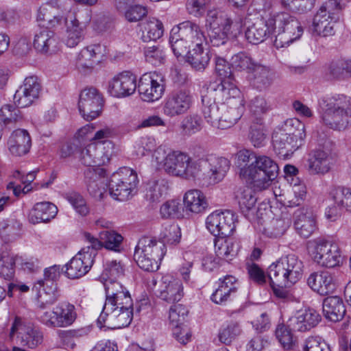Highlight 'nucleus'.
<instances>
[{
  "label": "nucleus",
  "mask_w": 351,
  "mask_h": 351,
  "mask_svg": "<svg viewBox=\"0 0 351 351\" xmlns=\"http://www.w3.org/2000/svg\"><path fill=\"white\" fill-rule=\"evenodd\" d=\"M237 157L240 178L258 190L266 189L277 177L278 166L267 156H257L252 151L242 149Z\"/></svg>",
  "instance_id": "1"
},
{
  "label": "nucleus",
  "mask_w": 351,
  "mask_h": 351,
  "mask_svg": "<svg viewBox=\"0 0 351 351\" xmlns=\"http://www.w3.org/2000/svg\"><path fill=\"white\" fill-rule=\"evenodd\" d=\"M210 93L215 91V98L221 103L222 112L221 129L234 125L245 111L244 97L235 84L210 83Z\"/></svg>",
  "instance_id": "2"
},
{
  "label": "nucleus",
  "mask_w": 351,
  "mask_h": 351,
  "mask_svg": "<svg viewBox=\"0 0 351 351\" xmlns=\"http://www.w3.org/2000/svg\"><path fill=\"white\" fill-rule=\"evenodd\" d=\"M305 126L298 119H287L272 134L274 150L281 159L290 157L304 143Z\"/></svg>",
  "instance_id": "3"
},
{
  "label": "nucleus",
  "mask_w": 351,
  "mask_h": 351,
  "mask_svg": "<svg viewBox=\"0 0 351 351\" xmlns=\"http://www.w3.org/2000/svg\"><path fill=\"white\" fill-rule=\"evenodd\" d=\"M265 22L270 35L275 37L274 45L277 48L289 46L303 34L300 22L295 16L286 12L270 14Z\"/></svg>",
  "instance_id": "4"
},
{
  "label": "nucleus",
  "mask_w": 351,
  "mask_h": 351,
  "mask_svg": "<svg viewBox=\"0 0 351 351\" xmlns=\"http://www.w3.org/2000/svg\"><path fill=\"white\" fill-rule=\"evenodd\" d=\"M206 26L211 45L219 47L224 45L229 37L236 38L241 33V23L233 21L222 12L210 10L207 14Z\"/></svg>",
  "instance_id": "5"
},
{
  "label": "nucleus",
  "mask_w": 351,
  "mask_h": 351,
  "mask_svg": "<svg viewBox=\"0 0 351 351\" xmlns=\"http://www.w3.org/2000/svg\"><path fill=\"white\" fill-rule=\"evenodd\" d=\"M303 263L295 254H289L273 263L267 276L272 285L289 286L297 282L302 276Z\"/></svg>",
  "instance_id": "6"
},
{
  "label": "nucleus",
  "mask_w": 351,
  "mask_h": 351,
  "mask_svg": "<svg viewBox=\"0 0 351 351\" xmlns=\"http://www.w3.org/2000/svg\"><path fill=\"white\" fill-rule=\"evenodd\" d=\"M323 110L324 124L335 130H344L351 125V97L339 95L331 98Z\"/></svg>",
  "instance_id": "7"
},
{
  "label": "nucleus",
  "mask_w": 351,
  "mask_h": 351,
  "mask_svg": "<svg viewBox=\"0 0 351 351\" xmlns=\"http://www.w3.org/2000/svg\"><path fill=\"white\" fill-rule=\"evenodd\" d=\"M167 252L164 244L149 237H143L135 248L134 259L140 268L147 271H155Z\"/></svg>",
  "instance_id": "8"
},
{
  "label": "nucleus",
  "mask_w": 351,
  "mask_h": 351,
  "mask_svg": "<svg viewBox=\"0 0 351 351\" xmlns=\"http://www.w3.org/2000/svg\"><path fill=\"white\" fill-rule=\"evenodd\" d=\"M138 183L136 172L130 168H121L112 173L108 187L111 196L119 201H126L132 196Z\"/></svg>",
  "instance_id": "9"
},
{
  "label": "nucleus",
  "mask_w": 351,
  "mask_h": 351,
  "mask_svg": "<svg viewBox=\"0 0 351 351\" xmlns=\"http://www.w3.org/2000/svg\"><path fill=\"white\" fill-rule=\"evenodd\" d=\"M310 254L315 263L324 267L333 268L341 262V252L338 244L324 239L314 240Z\"/></svg>",
  "instance_id": "10"
},
{
  "label": "nucleus",
  "mask_w": 351,
  "mask_h": 351,
  "mask_svg": "<svg viewBox=\"0 0 351 351\" xmlns=\"http://www.w3.org/2000/svg\"><path fill=\"white\" fill-rule=\"evenodd\" d=\"M193 100V96L189 89L174 90L165 99L163 113L170 118L182 116L191 108Z\"/></svg>",
  "instance_id": "11"
},
{
  "label": "nucleus",
  "mask_w": 351,
  "mask_h": 351,
  "mask_svg": "<svg viewBox=\"0 0 351 351\" xmlns=\"http://www.w3.org/2000/svg\"><path fill=\"white\" fill-rule=\"evenodd\" d=\"M165 86V79L162 73L151 72L141 77L138 90L143 101L153 102L162 97Z\"/></svg>",
  "instance_id": "12"
},
{
  "label": "nucleus",
  "mask_w": 351,
  "mask_h": 351,
  "mask_svg": "<svg viewBox=\"0 0 351 351\" xmlns=\"http://www.w3.org/2000/svg\"><path fill=\"white\" fill-rule=\"evenodd\" d=\"M154 157L158 165H161L167 173L179 177L184 173L185 164L189 160V156L186 153L171 151L167 154L162 147L155 150Z\"/></svg>",
  "instance_id": "13"
},
{
  "label": "nucleus",
  "mask_w": 351,
  "mask_h": 351,
  "mask_svg": "<svg viewBox=\"0 0 351 351\" xmlns=\"http://www.w3.org/2000/svg\"><path fill=\"white\" fill-rule=\"evenodd\" d=\"M133 315V307L112 309L111 306H104L97 319V324L100 328L104 326L112 328H124L130 324Z\"/></svg>",
  "instance_id": "14"
},
{
  "label": "nucleus",
  "mask_w": 351,
  "mask_h": 351,
  "mask_svg": "<svg viewBox=\"0 0 351 351\" xmlns=\"http://www.w3.org/2000/svg\"><path fill=\"white\" fill-rule=\"evenodd\" d=\"M103 98L95 88L84 89L80 95L78 108L80 114L86 121H92L101 113Z\"/></svg>",
  "instance_id": "15"
},
{
  "label": "nucleus",
  "mask_w": 351,
  "mask_h": 351,
  "mask_svg": "<svg viewBox=\"0 0 351 351\" xmlns=\"http://www.w3.org/2000/svg\"><path fill=\"white\" fill-rule=\"evenodd\" d=\"M17 333L18 343L21 346L34 348L43 341L42 332L32 324H24L21 319L16 317L10 329V337Z\"/></svg>",
  "instance_id": "16"
},
{
  "label": "nucleus",
  "mask_w": 351,
  "mask_h": 351,
  "mask_svg": "<svg viewBox=\"0 0 351 351\" xmlns=\"http://www.w3.org/2000/svg\"><path fill=\"white\" fill-rule=\"evenodd\" d=\"M234 217V214L230 211L214 212L206 218V228L216 238L228 237L235 230Z\"/></svg>",
  "instance_id": "17"
},
{
  "label": "nucleus",
  "mask_w": 351,
  "mask_h": 351,
  "mask_svg": "<svg viewBox=\"0 0 351 351\" xmlns=\"http://www.w3.org/2000/svg\"><path fill=\"white\" fill-rule=\"evenodd\" d=\"M41 90V83L37 76L27 77L14 95V104L19 108L28 107L38 99Z\"/></svg>",
  "instance_id": "18"
},
{
  "label": "nucleus",
  "mask_w": 351,
  "mask_h": 351,
  "mask_svg": "<svg viewBox=\"0 0 351 351\" xmlns=\"http://www.w3.org/2000/svg\"><path fill=\"white\" fill-rule=\"evenodd\" d=\"M154 285L157 296L167 303L178 302L184 295L182 283L172 276L165 275Z\"/></svg>",
  "instance_id": "19"
},
{
  "label": "nucleus",
  "mask_w": 351,
  "mask_h": 351,
  "mask_svg": "<svg viewBox=\"0 0 351 351\" xmlns=\"http://www.w3.org/2000/svg\"><path fill=\"white\" fill-rule=\"evenodd\" d=\"M136 77L129 71L121 72L109 82L108 91L114 97H125L132 95L136 90Z\"/></svg>",
  "instance_id": "20"
},
{
  "label": "nucleus",
  "mask_w": 351,
  "mask_h": 351,
  "mask_svg": "<svg viewBox=\"0 0 351 351\" xmlns=\"http://www.w3.org/2000/svg\"><path fill=\"white\" fill-rule=\"evenodd\" d=\"M94 258V252L86 251L84 248L66 265L65 274L66 276L71 279H77L84 276L91 268Z\"/></svg>",
  "instance_id": "21"
},
{
  "label": "nucleus",
  "mask_w": 351,
  "mask_h": 351,
  "mask_svg": "<svg viewBox=\"0 0 351 351\" xmlns=\"http://www.w3.org/2000/svg\"><path fill=\"white\" fill-rule=\"evenodd\" d=\"M332 165V158L330 154L318 149L309 153L306 167L310 175L323 176L330 171Z\"/></svg>",
  "instance_id": "22"
},
{
  "label": "nucleus",
  "mask_w": 351,
  "mask_h": 351,
  "mask_svg": "<svg viewBox=\"0 0 351 351\" xmlns=\"http://www.w3.org/2000/svg\"><path fill=\"white\" fill-rule=\"evenodd\" d=\"M106 171L99 167H88L84 171V182L90 195L101 197L106 186Z\"/></svg>",
  "instance_id": "23"
},
{
  "label": "nucleus",
  "mask_w": 351,
  "mask_h": 351,
  "mask_svg": "<svg viewBox=\"0 0 351 351\" xmlns=\"http://www.w3.org/2000/svg\"><path fill=\"white\" fill-rule=\"evenodd\" d=\"M210 84L206 89V93L202 95L203 104L202 112L205 119L213 126L221 129L220 123H222V112L221 104L219 106L215 98V91L210 93Z\"/></svg>",
  "instance_id": "24"
},
{
  "label": "nucleus",
  "mask_w": 351,
  "mask_h": 351,
  "mask_svg": "<svg viewBox=\"0 0 351 351\" xmlns=\"http://www.w3.org/2000/svg\"><path fill=\"white\" fill-rule=\"evenodd\" d=\"M104 47L101 45H92L81 50L77 56L76 66L83 73L90 71L98 64L103 56Z\"/></svg>",
  "instance_id": "25"
},
{
  "label": "nucleus",
  "mask_w": 351,
  "mask_h": 351,
  "mask_svg": "<svg viewBox=\"0 0 351 351\" xmlns=\"http://www.w3.org/2000/svg\"><path fill=\"white\" fill-rule=\"evenodd\" d=\"M172 29L192 46L206 45V39L200 27L190 21L180 23Z\"/></svg>",
  "instance_id": "26"
},
{
  "label": "nucleus",
  "mask_w": 351,
  "mask_h": 351,
  "mask_svg": "<svg viewBox=\"0 0 351 351\" xmlns=\"http://www.w3.org/2000/svg\"><path fill=\"white\" fill-rule=\"evenodd\" d=\"M294 227L303 238H308L317 229L315 215L311 209L302 208L294 213Z\"/></svg>",
  "instance_id": "27"
},
{
  "label": "nucleus",
  "mask_w": 351,
  "mask_h": 351,
  "mask_svg": "<svg viewBox=\"0 0 351 351\" xmlns=\"http://www.w3.org/2000/svg\"><path fill=\"white\" fill-rule=\"evenodd\" d=\"M320 314L314 308H305L298 312L290 320V326L293 330L300 332L308 331L321 322Z\"/></svg>",
  "instance_id": "28"
},
{
  "label": "nucleus",
  "mask_w": 351,
  "mask_h": 351,
  "mask_svg": "<svg viewBox=\"0 0 351 351\" xmlns=\"http://www.w3.org/2000/svg\"><path fill=\"white\" fill-rule=\"evenodd\" d=\"M308 286L319 295H326L335 289V283L332 275L327 271L311 273L307 280Z\"/></svg>",
  "instance_id": "29"
},
{
  "label": "nucleus",
  "mask_w": 351,
  "mask_h": 351,
  "mask_svg": "<svg viewBox=\"0 0 351 351\" xmlns=\"http://www.w3.org/2000/svg\"><path fill=\"white\" fill-rule=\"evenodd\" d=\"M80 160L89 167H99L102 163L109 161L111 153L103 152L96 143H91L84 148L80 146Z\"/></svg>",
  "instance_id": "30"
},
{
  "label": "nucleus",
  "mask_w": 351,
  "mask_h": 351,
  "mask_svg": "<svg viewBox=\"0 0 351 351\" xmlns=\"http://www.w3.org/2000/svg\"><path fill=\"white\" fill-rule=\"evenodd\" d=\"M33 44L38 51L42 53H51L58 49L60 41L53 31L43 28L36 34Z\"/></svg>",
  "instance_id": "31"
},
{
  "label": "nucleus",
  "mask_w": 351,
  "mask_h": 351,
  "mask_svg": "<svg viewBox=\"0 0 351 351\" xmlns=\"http://www.w3.org/2000/svg\"><path fill=\"white\" fill-rule=\"evenodd\" d=\"M230 161L223 157H206V174L212 183L221 181L230 169Z\"/></svg>",
  "instance_id": "32"
},
{
  "label": "nucleus",
  "mask_w": 351,
  "mask_h": 351,
  "mask_svg": "<svg viewBox=\"0 0 351 351\" xmlns=\"http://www.w3.org/2000/svg\"><path fill=\"white\" fill-rule=\"evenodd\" d=\"M58 213L57 206L50 202L36 203L28 215V220L32 224L48 223Z\"/></svg>",
  "instance_id": "33"
},
{
  "label": "nucleus",
  "mask_w": 351,
  "mask_h": 351,
  "mask_svg": "<svg viewBox=\"0 0 351 351\" xmlns=\"http://www.w3.org/2000/svg\"><path fill=\"white\" fill-rule=\"evenodd\" d=\"M184 208L189 213L200 214L206 210L209 204L205 195L199 190L191 189L184 195Z\"/></svg>",
  "instance_id": "34"
},
{
  "label": "nucleus",
  "mask_w": 351,
  "mask_h": 351,
  "mask_svg": "<svg viewBox=\"0 0 351 351\" xmlns=\"http://www.w3.org/2000/svg\"><path fill=\"white\" fill-rule=\"evenodd\" d=\"M8 144L12 155L21 156L29 152L32 145L31 137L27 130L18 129L12 133Z\"/></svg>",
  "instance_id": "35"
},
{
  "label": "nucleus",
  "mask_w": 351,
  "mask_h": 351,
  "mask_svg": "<svg viewBox=\"0 0 351 351\" xmlns=\"http://www.w3.org/2000/svg\"><path fill=\"white\" fill-rule=\"evenodd\" d=\"M239 245L232 237H217L215 239V250L216 256L227 262L232 260L239 252Z\"/></svg>",
  "instance_id": "36"
},
{
  "label": "nucleus",
  "mask_w": 351,
  "mask_h": 351,
  "mask_svg": "<svg viewBox=\"0 0 351 351\" xmlns=\"http://www.w3.org/2000/svg\"><path fill=\"white\" fill-rule=\"evenodd\" d=\"M334 16L326 15L322 11H317L313 21L312 30L313 34L322 37L333 36L335 33Z\"/></svg>",
  "instance_id": "37"
},
{
  "label": "nucleus",
  "mask_w": 351,
  "mask_h": 351,
  "mask_svg": "<svg viewBox=\"0 0 351 351\" xmlns=\"http://www.w3.org/2000/svg\"><path fill=\"white\" fill-rule=\"evenodd\" d=\"M322 308L325 317L332 322L341 320L346 314L343 302L338 296L326 298L323 300Z\"/></svg>",
  "instance_id": "38"
},
{
  "label": "nucleus",
  "mask_w": 351,
  "mask_h": 351,
  "mask_svg": "<svg viewBox=\"0 0 351 351\" xmlns=\"http://www.w3.org/2000/svg\"><path fill=\"white\" fill-rule=\"evenodd\" d=\"M65 16H61L57 10L50 4L40 7L37 14V21L43 23L45 28H56L64 23Z\"/></svg>",
  "instance_id": "39"
},
{
  "label": "nucleus",
  "mask_w": 351,
  "mask_h": 351,
  "mask_svg": "<svg viewBox=\"0 0 351 351\" xmlns=\"http://www.w3.org/2000/svg\"><path fill=\"white\" fill-rule=\"evenodd\" d=\"M169 189L168 182L163 178H153L146 184L145 198L147 201L158 202Z\"/></svg>",
  "instance_id": "40"
},
{
  "label": "nucleus",
  "mask_w": 351,
  "mask_h": 351,
  "mask_svg": "<svg viewBox=\"0 0 351 351\" xmlns=\"http://www.w3.org/2000/svg\"><path fill=\"white\" fill-rule=\"evenodd\" d=\"M140 26L142 30L141 39L145 43L156 41L163 34V25L160 21L155 18L141 23Z\"/></svg>",
  "instance_id": "41"
},
{
  "label": "nucleus",
  "mask_w": 351,
  "mask_h": 351,
  "mask_svg": "<svg viewBox=\"0 0 351 351\" xmlns=\"http://www.w3.org/2000/svg\"><path fill=\"white\" fill-rule=\"evenodd\" d=\"M54 313L58 314L56 317L57 328H64L71 326L77 317L75 306L69 302L60 303L54 308Z\"/></svg>",
  "instance_id": "42"
},
{
  "label": "nucleus",
  "mask_w": 351,
  "mask_h": 351,
  "mask_svg": "<svg viewBox=\"0 0 351 351\" xmlns=\"http://www.w3.org/2000/svg\"><path fill=\"white\" fill-rule=\"evenodd\" d=\"M250 73V84L258 90L265 89L271 84L270 70L265 66L257 64Z\"/></svg>",
  "instance_id": "43"
},
{
  "label": "nucleus",
  "mask_w": 351,
  "mask_h": 351,
  "mask_svg": "<svg viewBox=\"0 0 351 351\" xmlns=\"http://www.w3.org/2000/svg\"><path fill=\"white\" fill-rule=\"evenodd\" d=\"M234 198L237 201L241 213L247 216L250 210L255 206L256 198L252 189L244 186L237 189L234 192Z\"/></svg>",
  "instance_id": "44"
},
{
  "label": "nucleus",
  "mask_w": 351,
  "mask_h": 351,
  "mask_svg": "<svg viewBox=\"0 0 351 351\" xmlns=\"http://www.w3.org/2000/svg\"><path fill=\"white\" fill-rule=\"evenodd\" d=\"M210 56L209 51L204 49V45L194 46V48L189 51L187 62L196 71H203L208 66Z\"/></svg>",
  "instance_id": "45"
},
{
  "label": "nucleus",
  "mask_w": 351,
  "mask_h": 351,
  "mask_svg": "<svg viewBox=\"0 0 351 351\" xmlns=\"http://www.w3.org/2000/svg\"><path fill=\"white\" fill-rule=\"evenodd\" d=\"M245 34L248 42L254 45L263 42L271 36L265 21L261 19L249 26Z\"/></svg>",
  "instance_id": "46"
},
{
  "label": "nucleus",
  "mask_w": 351,
  "mask_h": 351,
  "mask_svg": "<svg viewBox=\"0 0 351 351\" xmlns=\"http://www.w3.org/2000/svg\"><path fill=\"white\" fill-rule=\"evenodd\" d=\"M267 134L263 121L257 118L253 121L249 128L248 138L255 147H261L265 145Z\"/></svg>",
  "instance_id": "47"
},
{
  "label": "nucleus",
  "mask_w": 351,
  "mask_h": 351,
  "mask_svg": "<svg viewBox=\"0 0 351 351\" xmlns=\"http://www.w3.org/2000/svg\"><path fill=\"white\" fill-rule=\"evenodd\" d=\"M240 324L237 322L231 321L223 326L218 333L220 342L226 345H230L241 333Z\"/></svg>",
  "instance_id": "48"
},
{
  "label": "nucleus",
  "mask_w": 351,
  "mask_h": 351,
  "mask_svg": "<svg viewBox=\"0 0 351 351\" xmlns=\"http://www.w3.org/2000/svg\"><path fill=\"white\" fill-rule=\"evenodd\" d=\"M39 293L38 307L45 308L47 306L52 305L58 301L60 298V291L58 287L45 286L37 290Z\"/></svg>",
  "instance_id": "49"
},
{
  "label": "nucleus",
  "mask_w": 351,
  "mask_h": 351,
  "mask_svg": "<svg viewBox=\"0 0 351 351\" xmlns=\"http://www.w3.org/2000/svg\"><path fill=\"white\" fill-rule=\"evenodd\" d=\"M39 293L38 307L45 308L47 306L52 305L58 301L60 298V291L58 287L45 286L37 290Z\"/></svg>",
  "instance_id": "50"
},
{
  "label": "nucleus",
  "mask_w": 351,
  "mask_h": 351,
  "mask_svg": "<svg viewBox=\"0 0 351 351\" xmlns=\"http://www.w3.org/2000/svg\"><path fill=\"white\" fill-rule=\"evenodd\" d=\"M15 256L8 252H3L0 256V276L11 280L15 272Z\"/></svg>",
  "instance_id": "51"
},
{
  "label": "nucleus",
  "mask_w": 351,
  "mask_h": 351,
  "mask_svg": "<svg viewBox=\"0 0 351 351\" xmlns=\"http://www.w3.org/2000/svg\"><path fill=\"white\" fill-rule=\"evenodd\" d=\"M215 72L221 77L219 81L213 82L215 84H224L228 82L231 84L233 83V76L232 73L230 64L223 58H215Z\"/></svg>",
  "instance_id": "52"
},
{
  "label": "nucleus",
  "mask_w": 351,
  "mask_h": 351,
  "mask_svg": "<svg viewBox=\"0 0 351 351\" xmlns=\"http://www.w3.org/2000/svg\"><path fill=\"white\" fill-rule=\"evenodd\" d=\"M100 239L104 247L115 252L120 251L123 237L114 230H106L100 232Z\"/></svg>",
  "instance_id": "53"
},
{
  "label": "nucleus",
  "mask_w": 351,
  "mask_h": 351,
  "mask_svg": "<svg viewBox=\"0 0 351 351\" xmlns=\"http://www.w3.org/2000/svg\"><path fill=\"white\" fill-rule=\"evenodd\" d=\"M60 276V268L59 265H53L46 268L44 271V278L37 281L34 285V289L38 290L41 289L42 287L53 286L58 287L56 281Z\"/></svg>",
  "instance_id": "54"
},
{
  "label": "nucleus",
  "mask_w": 351,
  "mask_h": 351,
  "mask_svg": "<svg viewBox=\"0 0 351 351\" xmlns=\"http://www.w3.org/2000/svg\"><path fill=\"white\" fill-rule=\"evenodd\" d=\"M181 238L180 228L176 224H171L165 226L160 235V240L157 242H160L164 244H176L179 243Z\"/></svg>",
  "instance_id": "55"
},
{
  "label": "nucleus",
  "mask_w": 351,
  "mask_h": 351,
  "mask_svg": "<svg viewBox=\"0 0 351 351\" xmlns=\"http://www.w3.org/2000/svg\"><path fill=\"white\" fill-rule=\"evenodd\" d=\"M258 63L244 52L234 55L231 59V65L238 71H247L250 73Z\"/></svg>",
  "instance_id": "56"
},
{
  "label": "nucleus",
  "mask_w": 351,
  "mask_h": 351,
  "mask_svg": "<svg viewBox=\"0 0 351 351\" xmlns=\"http://www.w3.org/2000/svg\"><path fill=\"white\" fill-rule=\"evenodd\" d=\"M21 119V111L14 105L5 104L0 109V123L5 125L16 123Z\"/></svg>",
  "instance_id": "57"
},
{
  "label": "nucleus",
  "mask_w": 351,
  "mask_h": 351,
  "mask_svg": "<svg viewBox=\"0 0 351 351\" xmlns=\"http://www.w3.org/2000/svg\"><path fill=\"white\" fill-rule=\"evenodd\" d=\"M169 43L171 44L173 53L177 56H183L189 53V49L192 47L188 42L182 38L180 36L176 34L173 29H171Z\"/></svg>",
  "instance_id": "58"
},
{
  "label": "nucleus",
  "mask_w": 351,
  "mask_h": 351,
  "mask_svg": "<svg viewBox=\"0 0 351 351\" xmlns=\"http://www.w3.org/2000/svg\"><path fill=\"white\" fill-rule=\"evenodd\" d=\"M280 3L288 10L303 13L314 7L315 0H280Z\"/></svg>",
  "instance_id": "59"
},
{
  "label": "nucleus",
  "mask_w": 351,
  "mask_h": 351,
  "mask_svg": "<svg viewBox=\"0 0 351 351\" xmlns=\"http://www.w3.org/2000/svg\"><path fill=\"white\" fill-rule=\"evenodd\" d=\"M206 165V158L193 159L189 156V160L186 162L184 167V173L182 178L191 179L195 178L198 173L205 169Z\"/></svg>",
  "instance_id": "60"
},
{
  "label": "nucleus",
  "mask_w": 351,
  "mask_h": 351,
  "mask_svg": "<svg viewBox=\"0 0 351 351\" xmlns=\"http://www.w3.org/2000/svg\"><path fill=\"white\" fill-rule=\"evenodd\" d=\"M106 291V301L104 306H111L114 297L128 291L123 285L114 280H108L104 284Z\"/></svg>",
  "instance_id": "61"
},
{
  "label": "nucleus",
  "mask_w": 351,
  "mask_h": 351,
  "mask_svg": "<svg viewBox=\"0 0 351 351\" xmlns=\"http://www.w3.org/2000/svg\"><path fill=\"white\" fill-rule=\"evenodd\" d=\"M202 119L197 114H190L184 117L182 121V128L187 135H191L202 128Z\"/></svg>",
  "instance_id": "62"
},
{
  "label": "nucleus",
  "mask_w": 351,
  "mask_h": 351,
  "mask_svg": "<svg viewBox=\"0 0 351 351\" xmlns=\"http://www.w3.org/2000/svg\"><path fill=\"white\" fill-rule=\"evenodd\" d=\"M303 351H331L326 342L318 336H310L302 344Z\"/></svg>",
  "instance_id": "63"
},
{
  "label": "nucleus",
  "mask_w": 351,
  "mask_h": 351,
  "mask_svg": "<svg viewBox=\"0 0 351 351\" xmlns=\"http://www.w3.org/2000/svg\"><path fill=\"white\" fill-rule=\"evenodd\" d=\"M339 205L342 206L345 210L351 212V188L338 186L332 190Z\"/></svg>",
  "instance_id": "64"
}]
</instances>
